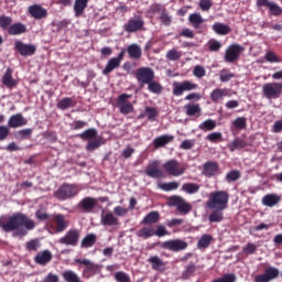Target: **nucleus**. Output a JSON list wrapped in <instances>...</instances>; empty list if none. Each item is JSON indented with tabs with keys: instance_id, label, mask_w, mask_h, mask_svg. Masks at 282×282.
Returning a JSON list of instances; mask_svg holds the SVG:
<instances>
[{
	"instance_id": "1",
	"label": "nucleus",
	"mask_w": 282,
	"mask_h": 282,
	"mask_svg": "<svg viewBox=\"0 0 282 282\" xmlns=\"http://www.w3.org/2000/svg\"><path fill=\"white\" fill-rule=\"evenodd\" d=\"M0 228L4 232H13L14 237H25L29 230H34L36 228V223L28 218V215L22 213H15L9 217L8 221H0Z\"/></svg>"
},
{
	"instance_id": "2",
	"label": "nucleus",
	"mask_w": 282,
	"mask_h": 282,
	"mask_svg": "<svg viewBox=\"0 0 282 282\" xmlns=\"http://www.w3.org/2000/svg\"><path fill=\"white\" fill-rule=\"evenodd\" d=\"M229 199L230 194L226 191L212 192L207 200V208L209 210H226Z\"/></svg>"
},
{
	"instance_id": "3",
	"label": "nucleus",
	"mask_w": 282,
	"mask_h": 282,
	"mask_svg": "<svg viewBox=\"0 0 282 282\" xmlns=\"http://www.w3.org/2000/svg\"><path fill=\"white\" fill-rule=\"evenodd\" d=\"M80 193V187L76 184H63L54 193V197L59 199V202H65L67 199H73Z\"/></svg>"
},
{
	"instance_id": "4",
	"label": "nucleus",
	"mask_w": 282,
	"mask_h": 282,
	"mask_svg": "<svg viewBox=\"0 0 282 282\" xmlns=\"http://www.w3.org/2000/svg\"><path fill=\"white\" fill-rule=\"evenodd\" d=\"M129 98H133V95L121 94L117 98L116 107L122 116H129L134 111L133 104L129 101Z\"/></svg>"
},
{
	"instance_id": "5",
	"label": "nucleus",
	"mask_w": 282,
	"mask_h": 282,
	"mask_svg": "<svg viewBox=\"0 0 282 282\" xmlns=\"http://www.w3.org/2000/svg\"><path fill=\"white\" fill-rule=\"evenodd\" d=\"M262 94L267 100H276L281 98L282 83H267L262 86Z\"/></svg>"
},
{
	"instance_id": "6",
	"label": "nucleus",
	"mask_w": 282,
	"mask_h": 282,
	"mask_svg": "<svg viewBox=\"0 0 282 282\" xmlns=\"http://www.w3.org/2000/svg\"><path fill=\"white\" fill-rule=\"evenodd\" d=\"M75 263L86 267L82 273L84 279H91V276L98 274V272L101 270L100 264H96L88 259H75Z\"/></svg>"
},
{
	"instance_id": "7",
	"label": "nucleus",
	"mask_w": 282,
	"mask_h": 282,
	"mask_svg": "<svg viewBox=\"0 0 282 282\" xmlns=\"http://www.w3.org/2000/svg\"><path fill=\"white\" fill-rule=\"evenodd\" d=\"M172 87L173 96H184V91H195L199 86L191 80H184L182 83L174 82Z\"/></svg>"
},
{
	"instance_id": "8",
	"label": "nucleus",
	"mask_w": 282,
	"mask_h": 282,
	"mask_svg": "<svg viewBox=\"0 0 282 282\" xmlns=\"http://www.w3.org/2000/svg\"><path fill=\"white\" fill-rule=\"evenodd\" d=\"M78 241H80V230L78 229H69L62 238L58 239V243L62 246H70L72 248L78 246Z\"/></svg>"
},
{
	"instance_id": "9",
	"label": "nucleus",
	"mask_w": 282,
	"mask_h": 282,
	"mask_svg": "<svg viewBox=\"0 0 282 282\" xmlns=\"http://www.w3.org/2000/svg\"><path fill=\"white\" fill-rule=\"evenodd\" d=\"M163 250H170V252H182L188 248V242L182 239H172L161 242Z\"/></svg>"
},
{
	"instance_id": "10",
	"label": "nucleus",
	"mask_w": 282,
	"mask_h": 282,
	"mask_svg": "<svg viewBox=\"0 0 282 282\" xmlns=\"http://www.w3.org/2000/svg\"><path fill=\"white\" fill-rule=\"evenodd\" d=\"M170 203L172 206H175L176 210L181 213V215H188V213L193 210V205L187 203L182 196H172L170 198Z\"/></svg>"
},
{
	"instance_id": "11",
	"label": "nucleus",
	"mask_w": 282,
	"mask_h": 282,
	"mask_svg": "<svg viewBox=\"0 0 282 282\" xmlns=\"http://www.w3.org/2000/svg\"><path fill=\"white\" fill-rule=\"evenodd\" d=\"M135 78L141 85H148L155 79V72L151 67H140L137 69Z\"/></svg>"
},
{
	"instance_id": "12",
	"label": "nucleus",
	"mask_w": 282,
	"mask_h": 282,
	"mask_svg": "<svg viewBox=\"0 0 282 282\" xmlns=\"http://www.w3.org/2000/svg\"><path fill=\"white\" fill-rule=\"evenodd\" d=\"M280 271L276 267H268L262 274L253 278L254 282H270L279 279Z\"/></svg>"
},
{
	"instance_id": "13",
	"label": "nucleus",
	"mask_w": 282,
	"mask_h": 282,
	"mask_svg": "<svg viewBox=\"0 0 282 282\" xmlns=\"http://www.w3.org/2000/svg\"><path fill=\"white\" fill-rule=\"evenodd\" d=\"M163 169L167 175H173V177H180L184 175L185 169L180 165V162L176 160H170L163 164Z\"/></svg>"
},
{
	"instance_id": "14",
	"label": "nucleus",
	"mask_w": 282,
	"mask_h": 282,
	"mask_svg": "<svg viewBox=\"0 0 282 282\" xmlns=\"http://www.w3.org/2000/svg\"><path fill=\"white\" fill-rule=\"evenodd\" d=\"M144 28V20L142 17L130 18L126 24H123L124 32L133 34V32H140Z\"/></svg>"
},
{
	"instance_id": "15",
	"label": "nucleus",
	"mask_w": 282,
	"mask_h": 282,
	"mask_svg": "<svg viewBox=\"0 0 282 282\" xmlns=\"http://www.w3.org/2000/svg\"><path fill=\"white\" fill-rule=\"evenodd\" d=\"M124 58V50H122L117 57H111L102 69L104 76H109L113 69H118Z\"/></svg>"
},
{
	"instance_id": "16",
	"label": "nucleus",
	"mask_w": 282,
	"mask_h": 282,
	"mask_svg": "<svg viewBox=\"0 0 282 282\" xmlns=\"http://www.w3.org/2000/svg\"><path fill=\"white\" fill-rule=\"evenodd\" d=\"M241 52H243V47L239 44L230 45L225 52V61L226 63H235V61H239V56H241Z\"/></svg>"
},
{
	"instance_id": "17",
	"label": "nucleus",
	"mask_w": 282,
	"mask_h": 282,
	"mask_svg": "<svg viewBox=\"0 0 282 282\" xmlns=\"http://www.w3.org/2000/svg\"><path fill=\"white\" fill-rule=\"evenodd\" d=\"M14 48L21 56H34L36 53V45L34 44H25L21 41H15Z\"/></svg>"
},
{
	"instance_id": "18",
	"label": "nucleus",
	"mask_w": 282,
	"mask_h": 282,
	"mask_svg": "<svg viewBox=\"0 0 282 282\" xmlns=\"http://www.w3.org/2000/svg\"><path fill=\"white\" fill-rule=\"evenodd\" d=\"M257 6L259 8H269V12L272 17H281L282 14V8L270 0H258Z\"/></svg>"
},
{
	"instance_id": "19",
	"label": "nucleus",
	"mask_w": 282,
	"mask_h": 282,
	"mask_svg": "<svg viewBox=\"0 0 282 282\" xmlns=\"http://www.w3.org/2000/svg\"><path fill=\"white\" fill-rule=\"evenodd\" d=\"M158 166H160V161H154L148 165L145 170L148 177H152L153 180H160L164 177V172L158 169Z\"/></svg>"
},
{
	"instance_id": "20",
	"label": "nucleus",
	"mask_w": 282,
	"mask_h": 282,
	"mask_svg": "<svg viewBox=\"0 0 282 282\" xmlns=\"http://www.w3.org/2000/svg\"><path fill=\"white\" fill-rule=\"evenodd\" d=\"M53 220L55 221V232H65L69 228V220L65 219L63 214H54Z\"/></svg>"
},
{
	"instance_id": "21",
	"label": "nucleus",
	"mask_w": 282,
	"mask_h": 282,
	"mask_svg": "<svg viewBox=\"0 0 282 282\" xmlns=\"http://www.w3.org/2000/svg\"><path fill=\"white\" fill-rule=\"evenodd\" d=\"M100 223L102 226H120V220L112 212L101 213Z\"/></svg>"
},
{
	"instance_id": "22",
	"label": "nucleus",
	"mask_w": 282,
	"mask_h": 282,
	"mask_svg": "<svg viewBox=\"0 0 282 282\" xmlns=\"http://www.w3.org/2000/svg\"><path fill=\"white\" fill-rule=\"evenodd\" d=\"M29 13L33 19L41 20L47 17V9L43 8L41 4H33L29 7Z\"/></svg>"
},
{
	"instance_id": "23",
	"label": "nucleus",
	"mask_w": 282,
	"mask_h": 282,
	"mask_svg": "<svg viewBox=\"0 0 282 282\" xmlns=\"http://www.w3.org/2000/svg\"><path fill=\"white\" fill-rule=\"evenodd\" d=\"M8 124L11 129H19V127H25L28 124V119L23 115L17 113L9 118Z\"/></svg>"
},
{
	"instance_id": "24",
	"label": "nucleus",
	"mask_w": 282,
	"mask_h": 282,
	"mask_svg": "<svg viewBox=\"0 0 282 282\" xmlns=\"http://www.w3.org/2000/svg\"><path fill=\"white\" fill-rule=\"evenodd\" d=\"M226 96H230V89L216 88L210 93L209 98H210L212 102H219V100H224V98H226Z\"/></svg>"
},
{
	"instance_id": "25",
	"label": "nucleus",
	"mask_w": 282,
	"mask_h": 282,
	"mask_svg": "<svg viewBox=\"0 0 282 282\" xmlns=\"http://www.w3.org/2000/svg\"><path fill=\"white\" fill-rule=\"evenodd\" d=\"M281 202V196L276 194H267L262 197V206H267L268 208H274Z\"/></svg>"
},
{
	"instance_id": "26",
	"label": "nucleus",
	"mask_w": 282,
	"mask_h": 282,
	"mask_svg": "<svg viewBox=\"0 0 282 282\" xmlns=\"http://www.w3.org/2000/svg\"><path fill=\"white\" fill-rule=\"evenodd\" d=\"M148 262L151 263L152 270H156L158 272H164L166 270V262L158 256L150 257Z\"/></svg>"
},
{
	"instance_id": "27",
	"label": "nucleus",
	"mask_w": 282,
	"mask_h": 282,
	"mask_svg": "<svg viewBox=\"0 0 282 282\" xmlns=\"http://www.w3.org/2000/svg\"><path fill=\"white\" fill-rule=\"evenodd\" d=\"M35 263L39 265H47L52 261V251L44 250L39 252L34 258Z\"/></svg>"
},
{
	"instance_id": "28",
	"label": "nucleus",
	"mask_w": 282,
	"mask_h": 282,
	"mask_svg": "<svg viewBox=\"0 0 282 282\" xmlns=\"http://www.w3.org/2000/svg\"><path fill=\"white\" fill-rule=\"evenodd\" d=\"M129 58H133L134 61H139L142 58V47L140 44H130L127 47Z\"/></svg>"
},
{
	"instance_id": "29",
	"label": "nucleus",
	"mask_w": 282,
	"mask_h": 282,
	"mask_svg": "<svg viewBox=\"0 0 282 282\" xmlns=\"http://www.w3.org/2000/svg\"><path fill=\"white\" fill-rule=\"evenodd\" d=\"M174 138L175 137L171 134H163V135L156 137L153 140L154 149H161V147H166V144H169L170 142H173Z\"/></svg>"
},
{
	"instance_id": "30",
	"label": "nucleus",
	"mask_w": 282,
	"mask_h": 282,
	"mask_svg": "<svg viewBox=\"0 0 282 282\" xmlns=\"http://www.w3.org/2000/svg\"><path fill=\"white\" fill-rule=\"evenodd\" d=\"M25 32H28V26L21 22L14 23L8 29V34L11 36H19L20 34H25Z\"/></svg>"
},
{
	"instance_id": "31",
	"label": "nucleus",
	"mask_w": 282,
	"mask_h": 282,
	"mask_svg": "<svg viewBox=\"0 0 282 282\" xmlns=\"http://www.w3.org/2000/svg\"><path fill=\"white\" fill-rule=\"evenodd\" d=\"M95 206H96V200L95 198H91V197L83 198L77 205V207L84 210V213H89Z\"/></svg>"
},
{
	"instance_id": "32",
	"label": "nucleus",
	"mask_w": 282,
	"mask_h": 282,
	"mask_svg": "<svg viewBox=\"0 0 282 282\" xmlns=\"http://www.w3.org/2000/svg\"><path fill=\"white\" fill-rule=\"evenodd\" d=\"M186 116L199 118L202 116V107L199 104H187L184 107Z\"/></svg>"
},
{
	"instance_id": "33",
	"label": "nucleus",
	"mask_w": 282,
	"mask_h": 282,
	"mask_svg": "<svg viewBox=\"0 0 282 282\" xmlns=\"http://www.w3.org/2000/svg\"><path fill=\"white\" fill-rule=\"evenodd\" d=\"M2 83L8 89H12L13 87H17L18 82L17 79L12 78V70L8 68L2 77Z\"/></svg>"
},
{
	"instance_id": "34",
	"label": "nucleus",
	"mask_w": 282,
	"mask_h": 282,
	"mask_svg": "<svg viewBox=\"0 0 282 282\" xmlns=\"http://www.w3.org/2000/svg\"><path fill=\"white\" fill-rule=\"evenodd\" d=\"M217 171H219V165L215 162H207L204 164V175L206 177H213V175H217Z\"/></svg>"
},
{
	"instance_id": "35",
	"label": "nucleus",
	"mask_w": 282,
	"mask_h": 282,
	"mask_svg": "<svg viewBox=\"0 0 282 282\" xmlns=\"http://www.w3.org/2000/svg\"><path fill=\"white\" fill-rule=\"evenodd\" d=\"M212 30H214V32L216 34H219L220 36H226V34H230V26L220 22L214 23Z\"/></svg>"
},
{
	"instance_id": "36",
	"label": "nucleus",
	"mask_w": 282,
	"mask_h": 282,
	"mask_svg": "<svg viewBox=\"0 0 282 282\" xmlns=\"http://www.w3.org/2000/svg\"><path fill=\"white\" fill-rule=\"evenodd\" d=\"M188 21L195 30H199V28H202V23H204V18L200 13H192L188 17Z\"/></svg>"
},
{
	"instance_id": "37",
	"label": "nucleus",
	"mask_w": 282,
	"mask_h": 282,
	"mask_svg": "<svg viewBox=\"0 0 282 282\" xmlns=\"http://www.w3.org/2000/svg\"><path fill=\"white\" fill-rule=\"evenodd\" d=\"M137 237L141 239H151V237H155V229L152 227H143L137 231Z\"/></svg>"
},
{
	"instance_id": "38",
	"label": "nucleus",
	"mask_w": 282,
	"mask_h": 282,
	"mask_svg": "<svg viewBox=\"0 0 282 282\" xmlns=\"http://www.w3.org/2000/svg\"><path fill=\"white\" fill-rule=\"evenodd\" d=\"M213 242V236L208 234H204L197 241V248L198 250H204L210 246Z\"/></svg>"
},
{
	"instance_id": "39",
	"label": "nucleus",
	"mask_w": 282,
	"mask_h": 282,
	"mask_svg": "<svg viewBox=\"0 0 282 282\" xmlns=\"http://www.w3.org/2000/svg\"><path fill=\"white\" fill-rule=\"evenodd\" d=\"M199 184L197 183H184L182 185V191L187 193V195H195V193H199Z\"/></svg>"
},
{
	"instance_id": "40",
	"label": "nucleus",
	"mask_w": 282,
	"mask_h": 282,
	"mask_svg": "<svg viewBox=\"0 0 282 282\" xmlns=\"http://www.w3.org/2000/svg\"><path fill=\"white\" fill-rule=\"evenodd\" d=\"M212 210L214 212L208 217L210 224H219L224 221V209H212Z\"/></svg>"
},
{
	"instance_id": "41",
	"label": "nucleus",
	"mask_w": 282,
	"mask_h": 282,
	"mask_svg": "<svg viewBox=\"0 0 282 282\" xmlns=\"http://www.w3.org/2000/svg\"><path fill=\"white\" fill-rule=\"evenodd\" d=\"M158 109L153 108V107H145L144 112H142L139 118H147L148 120H150L151 122H153V120H155V118H158Z\"/></svg>"
},
{
	"instance_id": "42",
	"label": "nucleus",
	"mask_w": 282,
	"mask_h": 282,
	"mask_svg": "<svg viewBox=\"0 0 282 282\" xmlns=\"http://www.w3.org/2000/svg\"><path fill=\"white\" fill-rule=\"evenodd\" d=\"M87 3H89V1L87 0H75V4H74L75 17H80L83 12H85V8H87Z\"/></svg>"
},
{
	"instance_id": "43",
	"label": "nucleus",
	"mask_w": 282,
	"mask_h": 282,
	"mask_svg": "<svg viewBox=\"0 0 282 282\" xmlns=\"http://www.w3.org/2000/svg\"><path fill=\"white\" fill-rule=\"evenodd\" d=\"M147 85L148 91H150V94H155L156 96H160V94H162L163 87L162 84H160L159 82L151 79Z\"/></svg>"
},
{
	"instance_id": "44",
	"label": "nucleus",
	"mask_w": 282,
	"mask_h": 282,
	"mask_svg": "<svg viewBox=\"0 0 282 282\" xmlns=\"http://www.w3.org/2000/svg\"><path fill=\"white\" fill-rule=\"evenodd\" d=\"M160 221V213L159 212H150L141 221V224H158Z\"/></svg>"
},
{
	"instance_id": "45",
	"label": "nucleus",
	"mask_w": 282,
	"mask_h": 282,
	"mask_svg": "<svg viewBox=\"0 0 282 282\" xmlns=\"http://www.w3.org/2000/svg\"><path fill=\"white\" fill-rule=\"evenodd\" d=\"M248 120L246 117H238L231 122V129H238L239 131H243L247 127Z\"/></svg>"
},
{
	"instance_id": "46",
	"label": "nucleus",
	"mask_w": 282,
	"mask_h": 282,
	"mask_svg": "<svg viewBox=\"0 0 282 282\" xmlns=\"http://www.w3.org/2000/svg\"><path fill=\"white\" fill-rule=\"evenodd\" d=\"M25 248L28 252H36V250L41 249V240L39 239H31L25 243Z\"/></svg>"
},
{
	"instance_id": "47",
	"label": "nucleus",
	"mask_w": 282,
	"mask_h": 282,
	"mask_svg": "<svg viewBox=\"0 0 282 282\" xmlns=\"http://www.w3.org/2000/svg\"><path fill=\"white\" fill-rule=\"evenodd\" d=\"M216 127H217V121L208 119L202 122L198 126V129H200V131H213V129H215Z\"/></svg>"
},
{
	"instance_id": "48",
	"label": "nucleus",
	"mask_w": 282,
	"mask_h": 282,
	"mask_svg": "<svg viewBox=\"0 0 282 282\" xmlns=\"http://www.w3.org/2000/svg\"><path fill=\"white\" fill-rule=\"evenodd\" d=\"M72 107H74V101L69 97L63 98L57 104V109H62V111H65Z\"/></svg>"
},
{
	"instance_id": "49",
	"label": "nucleus",
	"mask_w": 282,
	"mask_h": 282,
	"mask_svg": "<svg viewBox=\"0 0 282 282\" xmlns=\"http://www.w3.org/2000/svg\"><path fill=\"white\" fill-rule=\"evenodd\" d=\"M96 243V235L88 234L86 237L82 240V248H91Z\"/></svg>"
},
{
	"instance_id": "50",
	"label": "nucleus",
	"mask_w": 282,
	"mask_h": 282,
	"mask_svg": "<svg viewBox=\"0 0 282 282\" xmlns=\"http://www.w3.org/2000/svg\"><path fill=\"white\" fill-rule=\"evenodd\" d=\"M228 148L231 152H235L238 149H246V141L242 139H235L231 143L228 144Z\"/></svg>"
},
{
	"instance_id": "51",
	"label": "nucleus",
	"mask_w": 282,
	"mask_h": 282,
	"mask_svg": "<svg viewBox=\"0 0 282 282\" xmlns=\"http://www.w3.org/2000/svg\"><path fill=\"white\" fill-rule=\"evenodd\" d=\"M165 57L167 58V61H180L182 58V51H177L176 48H172L170 51H167Z\"/></svg>"
},
{
	"instance_id": "52",
	"label": "nucleus",
	"mask_w": 282,
	"mask_h": 282,
	"mask_svg": "<svg viewBox=\"0 0 282 282\" xmlns=\"http://www.w3.org/2000/svg\"><path fill=\"white\" fill-rule=\"evenodd\" d=\"M98 135V131L94 128L85 130L83 133L78 134L82 140H93Z\"/></svg>"
},
{
	"instance_id": "53",
	"label": "nucleus",
	"mask_w": 282,
	"mask_h": 282,
	"mask_svg": "<svg viewBox=\"0 0 282 282\" xmlns=\"http://www.w3.org/2000/svg\"><path fill=\"white\" fill-rule=\"evenodd\" d=\"M11 25H12V17H9V15L0 17V28L2 30H10Z\"/></svg>"
},
{
	"instance_id": "54",
	"label": "nucleus",
	"mask_w": 282,
	"mask_h": 282,
	"mask_svg": "<svg viewBox=\"0 0 282 282\" xmlns=\"http://www.w3.org/2000/svg\"><path fill=\"white\" fill-rule=\"evenodd\" d=\"M30 135H32V128H26V129L19 130L15 133V139L17 140H28V138H30Z\"/></svg>"
},
{
	"instance_id": "55",
	"label": "nucleus",
	"mask_w": 282,
	"mask_h": 282,
	"mask_svg": "<svg viewBox=\"0 0 282 282\" xmlns=\"http://www.w3.org/2000/svg\"><path fill=\"white\" fill-rule=\"evenodd\" d=\"M159 186L161 191H165V192L177 191V188H180V183L177 182L162 183Z\"/></svg>"
},
{
	"instance_id": "56",
	"label": "nucleus",
	"mask_w": 282,
	"mask_h": 282,
	"mask_svg": "<svg viewBox=\"0 0 282 282\" xmlns=\"http://www.w3.org/2000/svg\"><path fill=\"white\" fill-rule=\"evenodd\" d=\"M235 78V74H232L230 70L223 69L220 70L219 80L220 83H228Z\"/></svg>"
},
{
	"instance_id": "57",
	"label": "nucleus",
	"mask_w": 282,
	"mask_h": 282,
	"mask_svg": "<svg viewBox=\"0 0 282 282\" xmlns=\"http://www.w3.org/2000/svg\"><path fill=\"white\" fill-rule=\"evenodd\" d=\"M212 282H237V275L235 273L225 274L221 278H218Z\"/></svg>"
},
{
	"instance_id": "58",
	"label": "nucleus",
	"mask_w": 282,
	"mask_h": 282,
	"mask_svg": "<svg viewBox=\"0 0 282 282\" xmlns=\"http://www.w3.org/2000/svg\"><path fill=\"white\" fill-rule=\"evenodd\" d=\"M115 280L117 282H131V276L123 271H118L115 273Z\"/></svg>"
},
{
	"instance_id": "59",
	"label": "nucleus",
	"mask_w": 282,
	"mask_h": 282,
	"mask_svg": "<svg viewBox=\"0 0 282 282\" xmlns=\"http://www.w3.org/2000/svg\"><path fill=\"white\" fill-rule=\"evenodd\" d=\"M241 177V173L237 170L230 171L227 173L226 175V181L228 183L230 182H237V180H239Z\"/></svg>"
},
{
	"instance_id": "60",
	"label": "nucleus",
	"mask_w": 282,
	"mask_h": 282,
	"mask_svg": "<svg viewBox=\"0 0 282 282\" xmlns=\"http://www.w3.org/2000/svg\"><path fill=\"white\" fill-rule=\"evenodd\" d=\"M193 75L195 78H204L206 76V68L202 65H196L193 69Z\"/></svg>"
},
{
	"instance_id": "61",
	"label": "nucleus",
	"mask_w": 282,
	"mask_h": 282,
	"mask_svg": "<svg viewBox=\"0 0 282 282\" xmlns=\"http://www.w3.org/2000/svg\"><path fill=\"white\" fill-rule=\"evenodd\" d=\"M264 58L268 63H281V58H279L276 53L272 51L267 52Z\"/></svg>"
},
{
	"instance_id": "62",
	"label": "nucleus",
	"mask_w": 282,
	"mask_h": 282,
	"mask_svg": "<svg viewBox=\"0 0 282 282\" xmlns=\"http://www.w3.org/2000/svg\"><path fill=\"white\" fill-rule=\"evenodd\" d=\"M224 134L221 132H212L206 137L209 142H221Z\"/></svg>"
},
{
	"instance_id": "63",
	"label": "nucleus",
	"mask_w": 282,
	"mask_h": 282,
	"mask_svg": "<svg viewBox=\"0 0 282 282\" xmlns=\"http://www.w3.org/2000/svg\"><path fill=\"white\" fill-rule=\"evenodd\" d=\"M129 213V208L122 207V206H116L113 208V215L115 217H124Z\"/></svg>"
},
{
	"instance_id": "64",
	"label": "nucleus",
	"mask_w": 282,
	"mask_h": 282,
	"mask_svg": "<svg viewBox=\"0 0 282 282\" xmlns=\"http://www.w3.org/2000/svg\"><path fill=\"white\" fill-rule=\"evenodd\" d=\"M242 252L245 254H254L257 252V245L250 242L247 243V246L242 248Z\"/></svg>"
}]
</instances>
